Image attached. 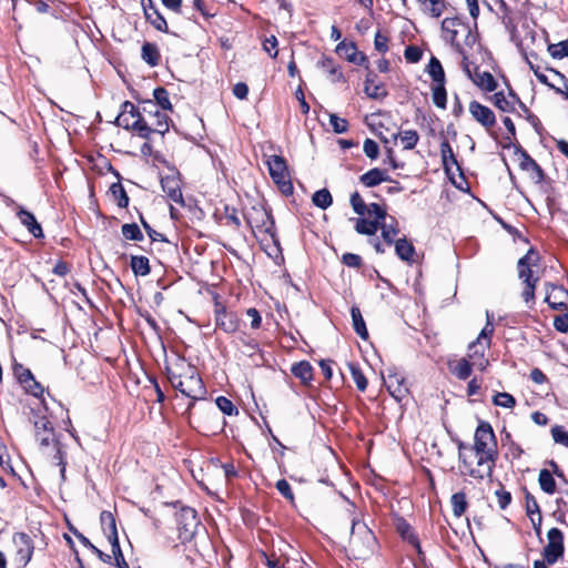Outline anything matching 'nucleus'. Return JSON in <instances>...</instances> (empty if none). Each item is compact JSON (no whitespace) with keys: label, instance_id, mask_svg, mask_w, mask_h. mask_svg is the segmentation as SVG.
<instances>
[{"label":"nucleus","instance_id":"obj_1","mask_svg":"<svg viewBox=\"0 0 568 568\" xmlns=\"http://www.w3.org/2000/svg\"><path fill=\"white\" fill-rule=\"evenodd\" d=\"M470 449L463 442L458 443V459L462 474L475 479L490 477L498 457L496 437L487 422H480L474 436L473 450L476 464L468 454Z\"/></svg>","mask_w":568,"mask_h":568},{"label":"nucleus","instance_id":"obj_2","mask_svg":"<svg viewBox=\"0 0 568 568\" xmlns=\"http://www.w3.org/2000/svg\"><path fill=\"white\" fill-rule=\"evenodd\" d=\"M168 378L175 389L192 399L189 408L195 400L203 398L206 393L196 368L182 358L168 368Z\"/></svg>","mask_w":568,"mask_h":568},{"label":"nucleus","instance_id":"obj_3","mask_svg":"<svg viewBox=\"0 0 568 568\" xmlns=\"http://www.w3.org/2000/svg\"><path fill=\"white\" fill-rule=\"evenodd\" d=\"M377 546L373 531L362 520L352 519L347 556L356 560L369 558Z\"/></svg>","mask_w":568,"mask_h":568},{"label":"nucleus","instance_id":"obj_4","mask_svg":"<svg viewBox=\"0 0 568 568\" xmlns=\"http://www.w3.org/2000/svg\"><path fill=\"white\" fill-rule=\"evenodd\" d=\"M116 124L125 130L136 132L142 139H150V129L145 114H142L130 101H125L122 104V111L116 118Z\"/></svg>","mask_w":568,"mask_h":568},{"label":"nucleus","instance_id":"obj_5","mask_svg":"<svg viewBox=\"0 0 568 568\" xmlns=\"http://www.w3.org/2000/svg\"><path fill=\"white\" fill-rule=\"evenodd\" d=\"M175 520L179 539L182 542L190 541L194 537L200 525L195 509L191 507H181L175 514Z\"/></svg>","mask_w":568,"mask_h":568},{"label":"nucleus","instance_id":"obj_6","mask_svg":"<svg viewBox=\"0 0 568 568\" xmlns=\"http://www.w3.org/2000/svg\"><path fill=\"white\" fill-rule=\"evenodd\" d=\"M270 175L284 194L293 192V185L288 179L285 160L280 155H271L266 161Z\"/></svg>","mask_w":568,"mask_h":568},{"label":"nucleus","instance_id":"obj_7","mask_svg":"<svg viewBox=\"0 0 568 568\" xmlns=\"http://www.w3.org/2000/svg\"><path fill=\"white\" fill-rule=\"evenodd\" d=\"M548 544L544 548L542 555L547 564H555L565 552L564 535L560 529L551 528L547 532Z\"/></svg>","mask_w":568,"mask_h":568},{"label":"nucleus","instance_id":"obj_8","mask_svg":"<svg viewBox=\"0 0 568 568\" xmlns=\"http://www.w3.org/2000/svg\"><path fill=\"white\" fill-rule=\"evenodd\" d=\"M442 31L444 40L455 45L460 53H463V51L457 43V37L460 32H466L467 39H471V41L475 40L470 34L469 28L458 18H445L442 22Z\"/></svg>","mask_w":568,"mask_h":568},{"label":"nucleus","instance_id":"obj_9","mask_svg":"<svg viewBox=\"0 0 568 568\" xmlns=\"http://www.w3.org/2000/svg\"><path fill=\"white\" fill-rule=\"evenodd\" d=\"M468 111L471 118L479 123L488 133L496 124V116L491 109L473 100L469 102Z\"/></svg>","mask_w":568,"mask_h":568},{"label":"nucleus","instance_id":"obj_10","mask_svg":"<svg viewBox=\"0 0 568 568\" xmlns=\"http://www.w3.org/2000/svg\"><path fill=\"white\" fill-rule=\"evenodd\" d=\"M148 106L154 108L155 105L152 101H145L143 106V112L148 119V126L150 129V135L152 133L164 134L169 131V118L165 113L155 110H148Z\"/></svg>","mask_w":568,"mask_h":568},{"label":"nucleus","instance_id":"obj_11","mask_svg":"<svg viewBox=\"0 0 568 568\" xmlns=\"http://www.w3.org/2000/svg\"><path fill=\"white\" fill-rule=\"evenodd\" d=\"M545 302L556 311H566L568 302V291L561 285L546 283Z\"/></svg>","mask_w":568,"mask_h":568},{"label":"nucleus","instance_id":"obj_12","mask_svg":"<svg viewBox=\"0 0 568 568\" xmlns=\"http://www.w3.org/2000/svg\"><path fill=\"white\" fill-rule=\"evenodd\" d=\"M215 325L227 334L235 333L240 326L239 316L229 312L220 303L215 304Z\"/></svg>","mask_w":568,"mask_h":568},{"label":"nucleus","instance_id":"obj_13","mask_svg":"<svg viewBox=\"0 0 568 568\" xmlns=\"http://www.w3.org/2000/svg\"><path fill=\"white\" fill-rule=\"evenodd\" d=\"M161 186L171 201L178 204L184 203L181 190L180 173L176 170H171L170 174L161 178Z\"/></svg>","mask_w":568,"mask_h":568},{"label":"nucleus","instance_id":"obj_14","mask_svg":"<svg viewBox=\"0 0 568 568\" xmlns=\"http://www.w3.org/2000/svg\"><path fill=\"white\" fill-rule=\"evenodd\" d=\"M14 374L24 390L34 397H41L44 389L42 385L34 378L32 372L22 365L14 367Z\"/></svg>","mask_w":568,"mask_h":568},{"label":"nucleus","instance_id":"obj_15","mask_svg":"<svg viewBox=\"0 0 568 568\" xmlns=\"http://www.w3.org/2000/svg\"><path fill=\"white\" fill-rule=\"evenodd\" d=\"M384 384L390 396L394 397L397 402H400L408 394L405 378L395 369L387 371V376L384 377Z\"/></svg>","mask_w":568,"mask_h":568},{"label":"nucleus","instance_id":"obj_16","mask_svg":"<svg viewBox=\"0 0 568 568\" xmlns=\"http://www.w3.org/2000/svg\"><path fill=\"white\" fill-rule=\"evenodd\" d=\"M516 155L519 168L523 171L528 172L530 179L535 183H541L544 180V171L541 170L540 165L520 146L517 148Z\"/></svg>","mask_w":568,"mask_h":568},{"label":"nucleus","instance_id":"obj_17","mask_svg":"<svg viewBox=\"0 0 568 568\" xmlns=\"http://www.w3.org/2000/svg\"><path fill=\"white\" fill-rule=\"evenodd\" d=\"M539 255L534 250H529L517 263L518 276L524 283H537L538 278L532 277L531 267L537 264Z\"/></svg>","mask_w":568,"mask_h":568},{"label":"nucleus","instance_id":"obj_18","mask_svg":"<svg viewBox=\"0 0 568 568\" xmlns=\"http://www.w3.org/2000/svg\"><path fill=\"white\" fill-rule=\"evenodd\" d=\"M488 348L487 344L480 343V341H475L469 344L466 358H468L475 368L484 371L488 366V359L485 356V352Z\"/></svg>","mask_w":568,"mask_h":568},{"label":"nucleus","instance_id":"obj_19","mask_svg":"<svg viewBox=\"0 0 568 568\" xmlns=\"http://www.w3.org/2000/svg\"><path fill=\"white\" fill-rule=\"evenodd\" d=\"M145 19L159 31L168 32V23L164 17L159 12L153 0H141Z\"/></svg>","mask_w":568,"mask_h":568},{"label":"nucleus","instance_id":"obj_20","mask_svg":"<svg viewBox=\"0 0 568 568\" xmlns=\"http://www.w3.org/2000/svg\"><path fill=\"white\" fill-rule=\"evenodd\" d=\"M440 156L445 172L449 176H454L455 172H460V166L447 140L440 143Z\"/></svg>","mask_w":568,"mask_h":568},{"label":"nucleus","instance_id":"obj_21","mask_svg":"<svg viewBox=\"0 0 568 568\" xmlns=\"http://www.w3.org/2000/svg\"><path fill=\"white\" fill-rule=\"evenodd\" d=\"M494 105L503 112L513 113L515 111V106L517 102H519V98L511 90L508 94H505L503 91L496 92L493 95Z\"/></svg>","mask_w":568,"mask_h":568},{"label":"nucleus","instance_id":"obj_22","mask_svg":"<svg viewBox=\"0 0 568 568\" xmlns=\"http://www.w3.org/2000/svg\"><path fill=\"white\" fill-rule=\"evenodd\" d=\"M17 216L19 219V221L21 222L22 225H24L28 231L36 237V239H40V237H43V231H42V227L41 225L38 223L36 216L33 215V213L24 210V209H20L18 212H17Z\"/></svg>","mask_w":568,"mask_h":568},{"label":"nucleus","instance_id":"obj_23","mask_svg":"<svg viewBox=\"0 0 568 568\" xmlns=\"http://www.w3.org/2000/svg\"><path fill=\"white\" fill-rule=\"evenodd\" d=\"M470 80L476 84L478 88H480L484 91L491 92L496 89L497 83L491 75V73L487 71H478L477 68H475V71L470 78Z\"/></svg>","mask_w":568,"mask_h":568},{"label":"nucleus","instance_id":"obj_24","mask_svg":"<svg viewBox=\"0 0 568 568\" xmlns=\"http://www.w3.org/2000/svg\"><path fill=\"white\" fill-rule=\"evenodd\" d=\"M13 541L18 546V554L20 557L22 559L30 560L33 552V544L31 538L24 532H19L14 535Z\"/></svg>","mask_w":568,"mask_h":568},{"label":"nucleus","instance_id":"obj_25","mask_svg":"<svg viewBox=\"0 0 568 568\" xmlns=\"http://www.w3.org/2000/svg\"><path fill=\"white\" fill-rule=\"evenodd\" d=\"M473 365L468 358L463 357L449 364L450 372L459 379H467L473 371Z\"/></svg>","mask_w":568,"mask_h":568},{"label":"nucleus","instance_id":"obj_26","mask_svg":"<svg viewBox=\"0 0 568 568\" xmlns=\"http://www.w3.org/2000/svg\"><path fill=\"white\" fill-rule=\"evenodd\" d=\"M359 181L367 187H373L382 182L389 181V178L381 169L374 168L361 175Z\"/></svg>","mask_w":568,"mask_h":568},{"label":"nucleus","instance_id":"obj_27","mask_svg":"<svg viewBox=\"0 0 568 568\" xmlns=\"http://www.w3.org/2000/svg\"><path fill=\"white\" fill-rule=\"evenodd\" d=\"M397 531L399 532V535L402 536V538L404 540L409 542L417 550V552L419 555L422 554L419 539L416 536L413 528L406 521H404V520L398 521Z\"/></svg>","mask_w":568,"mask_h":568},{"label":"nucleus","instance_id":"obj_28","mask_svg":"<svg viewBox=\"0 0 568 568\" xmlns=\"http://www.w3.org/2000/svg\"><path fill=\"white\" fill-rule=\"evenodd\" d=\"M392 136L394 141L400 139L404 150H413L419 141V135L416 130L399 131Z\"/></svg>","mask_w":568,"mask_h":568},{"label":"nucleus","instance_id":"obj_29","mask_svg":"<svg viewBox=\"0 0 568 568\" xmlns=\"http://www.w3.org/2000/svg\"><path fill=\"white\" fill-rule=\"evenodd\" d=\"M351 315L353 321V327L356 334L362 337L363 339H367L368 332L366 328L365 321L362 316L361 310L357 306H352L351 308Z\"/></svg>","mask_w":568,"mask_h":568},{"label":"nucleus","instance_id":"obj_30","mask_svg":"<svg viewBox=\"0 0 568 568\" xmlns=\"http://www.w3.org/2000/svg\"><path fill=\"white\" fill-rule=\"evenodd\" d=\"M381 222L369 220L366 217H359L356 221L355 230L359 234L374 235L379 230Z\"/></svg>","mask_w":568,"mask_h":568},{"label":"nucleus","instance_id":"obj_31","mask_svg":"<svg viewBox=\"0 0 568 568\" xmlns=\"http://www.w3.org/2000/svg\"><path fill=\"white\" fill-rule=\"evenodd\" d=\"M395 252L400 260L408 262L412 260L415 248L406 239H399L395 243Z\"/></svg>","mask_w":568,"mask_h":568},{"label":"nucleus","instance_id":"obj_32","mask_svg":"<svg viewBox=\"0 0 568 568\" xmlns=\"http://www.w3.org/2000/svg\"><path fill=\"white\" fill-rule=\"evenodd\" d=\"M142 59L151 67H155L160 62V53L155 44L145 42L142 45Z\"/></svg>","mask_w":568,"mask_h":568},{"label":"nucleus","instance_id":"obj_33","mask_svg":"<svg viewBox=\"0 0 568 568\" xmlns=\"http://www.w3.org/2000/svg\"><path fill=\"white\" fill-rule=\"evenodd\" d=\"M538 481L542 491L552 495L556 491V481L552 474L548 469L539 471Z\"/></svg>","mask_w":568,"mask_h":568},{"label":"nucleus","instance_id":"obj_34","mask_svg":"<svg viewBox=\"0 0 568 568\" xmlns=\"http://www.w3.org/2000/svg\"><path fill=\"white\" fill-rule=\"evenodd\" d=\"M130 265L133 273L138 276H146L151 271L149 258L145 256H132Z\"/></svg>","mask_w":568,"mask_h":568},{"label":"nucleus","instance_id":"obj_35","mask_svg":"<svg viewBox=\"0 0 568 568\" xmlns=\"http://www.w3.org/2000/svg\"><path fill=\"white\" fill-rule=\"evenodd\" d=\"M427 71L430 78L433 79L434 83H445V72L442 67V63L437 58L432 57L428 63Z\"/></svg>","mask_w":568,"mask_h":568},{"label":"nucleus","instance_id":"obj_36","mask_svg":"<svg viewBox=\"0 0 568 568\" xmlns=\"http://www.w3.org/2000/svg\"><path fill=\"white\" fill-rule=\"evenodd\" d=\"M364 91L372 99H382L387 94L384 85L375 83L369 77L366 78Z\"/></svg>","mask_w":568,"mask_h":568},{"label":"nucleus","instance_id":"obj_37","mask_svg":"<svg viewBox=\"0 0 568 568\" xmlns=\"http://www.w3.org/2000/svg\"><path fill=\"white\" fill-rule=\"evenodd\" d=\"M453 514L456 517H460L467 509L468 503L466 495L463 491L456 493L450 498Z\"/></svg>","mask_w":568,"mask_h":568},{"label":"nucleus","instance_id":"obj_38","mask_svg":"<svg viewBox=\"0 0 568 568\" xmlns=\"http://www.w3.org/2000/svg\"><path fill=\"white\" fill-rule=\"evenodd\" d=\"M292 373L295 377L302 379L303 382H308L313 377L312 366L308 362H300L292 366Z\"/></svg>","mask_w":568,"mask_h":568},{"label":"nucleus","instance_id":"obj_39","mask_svg":"<svg viewBox=\"0 0 568 568\" xmlns=\"http://www.w3.org/2000/svg\"><path fill=\"white\" fill-rule=\"evenodd\" d=\"M501 20L506 28H514L516 24V12L505 0H499Z\"/></svg>","mask_w":568,"mask_h":568},{"label":"nucleus","instance_id":"obj_40","mask_svg":"<svg viewBox=\"0 0 568 568\" xmlns=\"http://www.w3.org/2000/svg\"><path fill=\"white\" fill-rule=\"evenodd\" d=\"M312 201L317 207L326 210L332 205L333 197L327 189H322L313 194Z\"/></svg>","mask_w":568,"mask_h":568},{"label":"nucleus","instance_id":"obj_41","mask_svg":"<svg viewBox=\"0 0 568 568\" xmlns=\"http://www.w3.org/2000/svg\"><path fill=\"white\" fill-rule=\"evenodd\" d=\"M433 102L437 108L445 109L447 103V93L445 83H434L433 88Z\"/></svg>","mask_w":568,"mask_h":568},{"label":"nucleus","instance_id":"obj_42","mask_svg":"<svg viewBox=\"0 0 568 568\" xmlns=\"http://www.w3.org/2000/svg\"><path fill=\"white\" fill-rule=\"evenodd\" d=\"M318 65L329 74V78L333 82H338L343 80L342 72L338 71V69L335 67L334 62L329 58H323Z\"/></svg>","mask_w":568,"mask_h":568},{"label":"nucleus","instance_id":"obj_43","mask_svg":"<svg viewBox=\"0 0 568 568\" xmlns=\"http://www.w3.org/2000/svg\"><path fill=\"white\" fill-rule=\"evenodd\" d=\"M100 520L102 525L105 526L104 530L108 534V539L113 538V536H118L115 519L110 511H102Z\"/></svg>","mask_w":568,"mask_h":568},{"label":"nucleus","instance_id":"obj_44","mask_svg":"<svg viewBox=\"0 0 568 568\" xmlns=\"http://www.w3.org/2000/svg\"><path fill=\"white\" fill-rule=\"evenodd\" d=\"M111 544V550L115 559V565L118 568H129L128 562L124 559L122 550L120 548L118 536H113V538L109 539Z\"/></svg>","mask_w":568,"mask_h":568},{"label":"nucleus","instance_id":"obj_45","mask_svg":"<svg viewBox=\"0 0 568 568\" xmlns=\"http://www.w3.org/2000/svg\"><path fill=\"white\" fill-rule=\"evenodd\" d=\"M493 403L496 406L504 407V408H514L516 406V399L515 397L509 393H496L493 397Z\"/></svg>","mask_w":568,"mask_h":568},{"label":"nucleus","instance_id":"obj_46","mask_svg":"<svg viewBox=\"0 0 568 568\" xmlns=\"http://www.w3.org/2000/svg\"><path fill=\"white\" fill-rule=\"evenodd\" d=\"M153 98L156 102V105L161 106L162 110H172V104L169 99V92L164 88L159 87L154 89Z\"/></svg>","mask_w":568,"mask_h":568},{"label":"nucleus","instance_id":"obj_47","mask_svg":"<svg viewBox=\"0 0 568 568\" xmlns=\"http://www.w3.org/2000/svg\"><path fill=\"white\" fill-rule=\"evenodd\" d=\"M121 232H122V235L126 240H131V241H142L143 240V234H142L140 227L135 223L123 224L121 227Z\"/></svg>","mask_w":568,"mask_h":568},{"label":"nucleus","instance_id":"obj_48","mask_svg":"<svg viewBox=\"0 0 568 568\" xmlns=\"http://www.w3.org/2000/svg\"><path fill=\"white\" fill-rule=\"evenodd\" d=\"M112 195L118 201L120 207H126L129 204V196L121 183H113L110 187Z\"/></svg>","mask_w":568,"mask_h":568},{"label":"nucleus","instance_id":"obj_49","mask_svg":"<svg viewBox=\"0 0 568 568\" xmlns=\"http://www.w3.org/2000/svg\"><path fill=\"white\" fill-rule=\"evenodd\" d=\"M366 219L383 222L386 217V211L377 203L366 205Z\"/></svg>","mask_w":568,"mask_h":568},{"label":"nucleus","instance_id":"obj_50","mask_svg":"<svg viewBox=\"0 0 568 568\" xmlns=\"http://www.w3.org/2000/svg\"><path fill=\"white\" fill-rule=\"evenodd\" d=\"M349 371L354 383L358 390L364 392L367 387V379L362 373L361 368L354 364H349Z\"/></svg>","mask_w":568,"mask_h":568},{"label":"nucleus","instance_id":"obj_51","mask_svg":"<svg viewBox=\"0 0 568 568\" xmlns=\"http://www.w3.org/2000/svg\"><path fill=\"white\" fill-rule=\"evenodd\" d=\"M215 404L219 407V409L225 415L232 416L239 413L234 404L225 396H219L215 399Z\"/></svg>","mask_w":568,"mask_h":568},{"label":"nucleus","instance_id":"obj_52","mask_svg":"<svg viewBox=\"0 0 568 568\" xmlns=\"http://www.w3.org/2000/svg\"><path fill=\"white\" fill-rule=\"evenodd\" d=\"M548 51L554 59H562L568 57V40L550 44L548 47Z\"/></svg>","mask_w":568,"mask_h":568},{"label":"nucleus","instance_id":"obj_53","mask_svg":"<svg viewBox=\"0 0 568 568\" xmlns=\"http://www.w3.org/2000/svg\"><path fill=\"white\" fill-rule=\"evenodd\" d=\"M329 124L333 131L337 134H342L347 132L348 122L346 119L339 118L338 115L332 113L329 114Z\"/></svg>","mask_w":568,"mask_h":568},{"label":"nucleus","instance_id":"obj_54","mask_svg":"<svg viewBox=\"0 0 568 568\" xmlns=\"http://www.w3.org/2000/svg\"><path fill=\"white\" fill-rule=\"evenodd\" d=\"M551 436L556 444H560L565 447H568V432L564 428V426L555 425L551 427Z\"/></svg>","mask_w":568,"mask_h":568},{"label":"nucleus","instance_id":"obj_55","mask_svg":"<svg viewBox=\"0 0 568 568\" xmlns=\"http://www.w3.org/2000/svg\"><path fill=\"white\" fill-rule=\"evenodd\" d=\"M486 315H487V323L484 326V328L481 329V332L476 341H480V343L487 344V346L489 347L490 341H491V335L494 333V326H493L491 318H490V315L488 312L486 313Z\"/></svg>","mask_w":568,"mask_h":568},{"label":"nucleus","instance_id":"obj_56","mask_svg":"<svg viewBox=\"0 0 568 568\" xmlns=\"http://www.w3.org/2000/svg\"><path fill=\"white\" fill-rule=\"evenodd\" d=\"M419 3L427 6V10L430 12V14L435 18H438L445 8L443 0H417Z\"/></svg>","mask_w":568,"mask_h":568},{"label":"nucleus","instance_id":"obj_57","mask_svg":"<svg viewBox=\"0 0 568 568\" xmlns=\"http://www.w3.org/2000/svg\"><path fill=\"white\" fill-rule=\"evenodd\" d=\"M379 229L382 231V236L385 242L392 244L394 242L395 236L398 233V229L393 226L392 224H387L385 220L381 222Z\"/></svg>","mask_w":568,"mask_h":568},{"label":"nucleus","instance_id":"obj_58","mask_svg":"<svg viewBox=\"0 0 568 568\" xmlns=\"http://www.w3.org/2000/svg\"><path fill=\"white\" fill-rule=\"evenodd\" d=\"M351 205L356 214H358L361 216H365L366 204L358 192H354L351 195Z\"/></svg>","mask_w":568,"mask_h":568},{"label":"nucleus","instance_id":"obj_59","mask_svg":"<svg viewBox=\"0 0 568 568\" xmlns=\"http://www.w3.org/2000/svg\"><path fill=\"white\" fill-rule=\"evenodd\" d=\"M261 215H262V224L256 225V227L262 229L264 232L271 234V236L274 237V233H273L274 221H273L271 214L267 211L263 210V211H261Z\"/></svg>","mask_w":568,"mask_h":568},{"label":"nucleus","instance_id":"obj_60","mask_svg":"<svg viewBox=\"0 0 568 568\" xmlns=\"http://www.w3.org/2000/svg\"><path fill=\"white\" fill-rule=\"evenodd\" d=\"M363 150H364L365 155L367 158H369L371 160H375L378 156V152H379L378 144L372 139H366L364 141Z\"/></svg>","mask_w":568,"mask_h":568},{"label":"nucleus","instance_id":"obj_61","mask_svg":"<svg viewBox=\"0 0 568 568\" xmlns=\"http://www.w3.org/2000/svg\"><path fill=\"white\" fill-rule=\"evenodd\" d=\"M525 501H526V513L528 516H531V515L538 516V514H541L538 501L531 494H529V493L526 494Z\"/></svg>","mask_w":568,"mask_h":568},{"label":"nucleus","instance_id":"obj_62","mask_svg":"<svg viewBox=\"0 0 568 568\" xmlns=\"http://www.w3.org/2000/svg\"><path fill=\"white\" fill-rule=\"evenodd\" d=\"M422 50L418 47L409 45L405 49L404 57L410 63H416L422 59Z\"/></svg>","mask_w":568,"mask_h":568},{"label":"nucleus","instance_id":"obj_63","mask_svg":"<svg viewBox=\"0 0 568 568\" xmlns=\"http://www.w3.org/2000/svg\"><path fill=\"white\" fill-rule=\"evenodd\" d=\"M342 262L348 267L357 268L362 265V257L354 253H345Z\"/></svg>","mask_w":568,"mask_h":568},{"label":"nucleus","instance_id":"obj_64","mask_svg":"<svg viewBox=\"0 0 568 568\" xmlns=\"http://www.w3.org/2000/svg\"><path fill=\"white\" fill-rule=\"evenodd\" d=\"M554 327L560 333H568V313L556 316Z\"/></svg>","mask_w":568,"mask_h":568}]
</instances>
